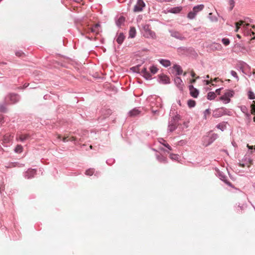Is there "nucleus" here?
<instances>
[{
	"mask_svg": "<svg viewBox=\"0 0 255 255\" xmlns=\"http://www.w3.org/2000/svg\"><path fill=\"white\" fill-rule=\"evenodd\" d=\"M171 118L168 122L167 130L172 132L175 130L179 125L178 122L181 119V116L179 114L170 116Z\"/></svg>",
	"mask_w": 255,
	"mask_h": 255,
	"instance_id": "1",
	"label": "nucleus"
},
{
	"mask_svg": "<svg viewBox=\"0 0 255 255\" xmlns=\"http://www.w3.org/2000/svg\"><path fill=\"white\" fill-rule=\"evenodd\" d=\"M232 112L224 107L216 109L213 112V117L215 118H218L224 115L232 116Z\"/></svg>",
	"mask_w": 255,
	"mask_h": 255,
	"instance_id": "2",
	"label": "nucleus"
},
{
	"mask_svg": "<svg viewBox=\"0 0 255 255\" xmlns=\"http://www.w3.org/2000/svg\"><path fill=\"white\" fill-rule=\"evenodd\" d=\"M235 93L232 90H228L225 94L220 97V100L223 101L225 104L229 103L231 100L230 98L234 96Z\"/></svg>",
	"mask_w": 255,
	"mask_h": 255,
	"instance_id": "3",
	"label": "nucleus"
},
{
	"mask_svg": "<svg viewBox=\"0 0 255 255\" xmlns=\"http://www.w3.org/2000/svg\"><path fill=\"white\" fill-rule=\"evenodd\" d=\"M5 102L8 104H15L20 100V97L16 94H10L5 97Z\"/></svg>",
	"mask_w": 255,
	"mask_h": 255,
	"instance_id": "4",
	"label": "nucleus"
},
{
	"mask_svg": "<svg viewBox=\"0 0 255 255\" xmlns=\"http://www.w3.org/2000/svg\"><path fill=\"white\" fill-rule=\"evenodd\" d=\"M143 35L145 37L152 39H155L156 38L155 33L149 28L148 25H145L143 26Z\"/></svg>",
	"mask_w": 255,
	"mask_h": 255,
	"instance_id": "5",
	"label": "nucleus"
},
{
	"mask_svg": "<svg viewBox=\"0 0 255 255\" xmlns=\"http://www.w3.org/2000/svg\"><path fill=\"white\" fill-rule=\"evenodd\" d=\"M30 135L28 133H17L16 140L21 142H24L30 139Z\"/></svg>",
	"mask_w": 255,
	"mask_h": 255,
	"instance_id": "6",
	"label": "nucleus"
},
{
	"mask_svg": "<svg viewBox=\"0 0 255 255\" xmlns=\"http://www.w3.org/2000/svg\"><path fill=\"white\" fill-rule=\"evenodd\" d=\"M145 5V3L143 0H137L136 4L134 6L133 10L135 12L141 11Z\"/></svg>",
	"mask_w": 255,
	"mask_h": 255,
	"instance_id": "7",
	"label": "nucleus"
},
{
	"mask_svg": "<svg viewBox=\"0 0 255 255\" xmlns=\"http://www.w3.org/2000/svg\"><path fill=\"white\" fill-rule=\"evenodd\" d=\"M36 171L34 169H29L24 173V176L25 178L30 179L33 178L36 174Z\"/></svg>",
	"mask_w": 255,
	"mask_h": 255,
	"instance_id": "8",
	"label": "nucleus"
},
{
	"mask_svg": "<svg viewBox=\"0 0 255 255\" xmlns=\"http://www.w3.org/2000/svg\"><path fill=\"white\" fill-rule=\"evenodd\" d=\"M218 176L219 178L223 181H224L227 185L230 187H233L232 184L228 181L226 175L222 172L219 171Z\"/></svg>",
	"mask_w": 255,
	"mask_h": 255,
	"instance_id": "9",
	"label": "nucleus"
},
{
	"mask_svg": "<svg viewBox=\"0 0 255 255\" xmlns=\"http://www.w3.org/2000/svg\"><path fill=\"white\" fill-rule=\"evenodd\" d=\"M158 82L163 84H168L170 83L169 78L163 74L158 76Z\"/></svg>",
	"mask_w": 255,
	"mask_h": 255,
	"instance_id": "10",
	"label": "nucleus"
},
{
	"mask_svg": "<svg viewBox=\"0 0 255 255\" xmlns=\"http://www.w3.org/2000/svg\"><path fill=\"white\" fill-rule=\"evenodd\" d=\"M174 82L177 87L181 91L183 90L184 84L181 78L176 77L174 78Z\"/></svg>",
	"mask_w": 255,
	"mask_h": 255,
	"instance_id": "11",
	"label": "nucleus"
},
{
	"mask_svg": "<svg viewBox=\"0 0 255 255\" xmlns=\"http://www.w3.org/2000/svg\"><path fill=\"white\" fill-rule=\"evenodd\" d=\"M189 89L190 95L194 98H197L199 95V91L196 88H194L192 85L189 86Z\"/></svg>",
	"mask_w": 255,
	"mask_h": 255,
	"instance_id": "12",
	"label": "nucleus"
},
{
	"mask_svg": "<svg viewBox=\"0 0 255 255\" xmlns=\"http://www.w3.org/2000/svg\"><path fill=\"white\" fill-rule=\"evenodd\" d=\"M141 75L147 80H149L152 79L151 75L147 71L146 68H143L140 72Z\"/></svg>",
	"mask_w": 255,
	"mask_h": 255,
	"instance_id": "13",
	"label": "nucleus"
},
{
	"mask_svg": "<svg viewBox=\"0 0 255 255\" xmlns=\"http://www.w3.org/2000/svg\"><path fill=\"white\" fill-rule=\"evenodd\" d=\"M219 137L218 134L215 133H213L211 134V135L208 137V142L205 144V146H207L211 144H212L216 139H217Z\"/></svg>",
	"mask_w": 255,
	"mask_h": 255,
	"instance_id": "14",
	"label": "nucleus"
},
{
	"mask_svg": "<svg viewBox=\"0 0 255 255\" xmlns=\"http://www.w3.org/2000/svg\"><path fill=\"white\" fill-rule=\"evenodd\" d=\"M171 36L173 37H174L177 39H179L180 40H183L185 39V37L183 36L179 32L176 31H170Z\"/></svg>",
	"mask_w": 255,
	"mask_h": 255,
	"instance_id": "15",
	"label": "nucleus"
},
{
	"mask_svg": "<svg viewBox=\"0 0 255 255\" xmlns=\"http://www.w3.org/2000/svg\"><path fill=\"white\" fill-rule=\"evenodd\" d=\"M141 111L139 110V108H135L128 112V115L132 117H136L139 115Z\"/></svg>",
	"mask_w": 255,
	"mask_h": 255,
	"instance_id": "16",
	"label": "nucleus"
},
{
	"mask_svg": "<svg viewBox=\"0 0 255 255\" xmlns=\"http://www.w3.org/2000/svg\"><path fill=\"white\" fill-rule=\"evenodd\" d=\"M156 158L160 163L164 164L167 163V158L160 153L156 154Z\"/></svg>",
	"mask_w": 255,
	"mask_h": 255,
	"instance_id": "17",
	"label": "nucleus"
},
{
	"mask_svg": "<svg viewBox=\"0 0 255 255\" xmlns=\"http://www.w3.org/2000/svg\"><path fill=\"white\" fill-rule=\"evenodd\" d=\"M228 124L227 122H222L218 124L216 127L220 129L221 131H223L227 128V125Z\"/></svg>",
	"mask_w": 255,
	"mask_h": 255,
	"instance_id": "18",
	"label": "nucleus"
},
{
	"mask_svg": "<svg viewBox=\"0 0 255 255\" xmlns=\"http://www.w3.org/2000/svg\"><path fill=\"white\" fill-rule=\"evenodd\" d=\"M181 9V7L177 6L167 9V11L170 13L176 14L179 13Z\"/></svg>",
	"mask_w": 255,
	"mask_h": 255,
	"instance_id": "19",
	"label": "nucleus"
},
{
	"mask_svg": "<svg viewBox=\"0 0 255 255\" xmlns=\"http://www.w3.org/2000/svg\"><path fill=\"white\" fill-rule=\"evenodd\" d=\"M125 21V18L123 16H120L117 20H116V25L120 27L124 24Z\"/></svg>",
	"mask_w": 255,
	"mask_h": 255,
	"instance_id": "20",
	"label": "nucleus"
},
{
	"mask_svg": "<svg viewBox=\"0 0 255 255\" xmlns=\"http://www.w3.org/2000/svg\"><path fill=\"white\" fill-rule=\"evenodd\" d=\"M13 139V136L9 134H6L3 136V141L4 143H10Z\"/></svg>",
	"mask_w": 255,
	"mask_h": 255,
	"instance_id": "21",
	"label": "nucleus"
},
{
	"mask_svg": "<svg viewBox=\"0 0 255 255\" xmlns=\"http://www.w3.org/2000/svg\"><path fill=\"white\" fill-rule=\"evenodd\" d=\"M173 69L176 72L177 75H180L182 74L183 70L180 65L175 64L173 66Z\"/></svg>",
	"mask_w": 255,
	"mask_h": 255,
	"instance_id": "22",
	"label": "nucleus"
},
{
	"mask_svg": "<svg viewBox=\"0 0 255 255\" xmlns=\"http://www.w3.org/2000/svg\"><path fill=\"white\" fill-rule=\"evenodd\" d=\"M159 62L163 66L165 67H168L171 65L170 61L168 60L160 59L159 60Z\"/></svg>",
	"mask_w": 255,
	"mask_h": 255,
	"instance_id": "23",
	"label": "nucleus"
},
{
	"mask_svg": "<svg viewBox=\"0 0 255 255\" xmlns=\"http://www.w3.org/2000/svg\"><path fill=\"white\" fill-rule=\"evenodd\" d=\"M125 39V36L124 34L123 33H120V34L117 36L116 41L118 43V44H121L123 42Z\"/></svg>",
	"mask_w": 255,
	"mask_h": 255,
	"instance_id": "24",
	"label": "nucleus"
},
{
	"mask_svg": "<svg viewBox=\"0 0 255 255\" xmlns=\"http://www.w3.org/2000/svg\"><path fill=\"white\" fill-rule=\"evenodd\" d=\"M244 21H243V20H240L238 22H237L235 23V25H236V27H240L241 26H243V28L245 29H246L248 27V26H249L250 25V24L249 23H248V24H244Z\"/></svg>",
	"mask_w": 255,
	"mask_h": 255,
	"instance_id": "25",
	"label": "nucleus"
},
{
	"mask_svg": "<svg viewBox=\"0 0 255 255\" xmlns=\"http://www.w3.org/2000/svg\"><path fill=\"white\" fill-rule=\"evenodd\" d=\"M112 110L110 109H108L105 111H102V115H103V118H100V119H105L107 117H109L110 115L112 114Z\"/></svg>",
	"mask_w": 255,
	"mask_h": 255,
	"instance_id": "26",
	"label": "nucleus"
},
{
	"mask_svg": "<svg viewBox=\"0 0 255 255\" xmlns=\"http://www.w3.org/2000/svg\"><path fill=\"white\" fill-rule=\"evenodd\" d=\"M100 25L98 23L95 24L92 27H91V32L98 34L100 31Z\"/></svg>",
	"mask_w": 255,
	"mask_h": 255,
	"instance_id": "27",
	"label": "nucleus"
},
{
	"mask_svg": "<svg viewBox=\"0 0 255 255\" xmlns=\"http://www.w3.org/2000/svg\"><path fill=\"white\" fill-rule=\"evenodd\" d=\"M197 14V13L196 12V11L194 10L193 9H192V10L190 11L188 13L187 17L190 19H193L195 18Z\"/></svg>",
	"mask_w": 255,
	"mask_h": 255,
	"instance_id": "28",
	"label": "nucleus"
},
{
	"mask_svg": "<svg viewBox=\"0 0 255 255\" xmlns=\"http://www.w3.org/2000/svg\"><path fill=\"white\" fill-rule=\"evenodd\" d=\"M136 29L134 27H130L129 31V37L131 38H134L136 35Z\"/></svg>",
	"mask_w": 255,
	"mask_h": 255,
	"instance_id": "29",
	"label": "nucleus"
},
{
	"mask_svg": "<svg viewBox=\"0 0 255 255\" xmlns=\"http://www.w3.org/2000/svg\"><path fill=\"white\" fill-rule=\"evenodd\" d=\"M170 116L176 115L177 114L176 111V107L175 104H173L171 106L170 111Z\"/></svg>",
	"mask_w": 255,
	"mask_h": 255,
	"instance_id": "30",
	"label": "nucleus"
},
{
	"mask_svg": "<svg viewBox=\"0 0 255 255\" xmlns=\"http://www.w3.org/2000/svg\"><path fill=\"white\" fill-rule=\"evenodd\" d=\"M216 95V93L214 92H210L207 94V98L209 100H213L215 99Z\"/></svg>",
	"mask_w": 255,
	"mask_h": 255,
	"instance_id": "31",
	"label": "nucleus"
},
{
	"mask_svg": "<svg viewBox=\"0 0 255 255\" xmlns=\"http://www.w3.org/2000/svg\"><path fill=\"white\" fill-rule=\"evenodd\" d=\"M159 142L163 144L165 147H167L169 150H171V147L168 144L165 143V140L162 138H160L159 139Z\"/></svg>",
	"mask_w": 255,
	"mask_h": 255,
	"instance_id": "32",
	"label": "nucleus"
},
{
	"mask_svg": "<svg viewBox=\"0 0 255 255\" xmlns=\"http://www.w3.org/2000/svg\"><path fill=\"white\" fill-rule=\"evenodd\" d=\"M204 7V5L203 4H198L193 7V9L194 10H195L197 13L201 11Z\"/></svg>",
	"mask_w": 255,
	"mask_h": 255,
	"instance_id": "33",
	"label": "nucleus"
},
{
	"mask_svg": "<svg viewBox=\"0 0 255 255\" xmlns=\"http://www.w3.org/2000/svg\"><path fill=\"white\" fill-rule=\"evenodd\" d=\"M187 105L189 108H193L196 105V102L193 100L190 99L187 102Z\"/></svg>",
	"mask_w": 255,
	"mask_h": 255,
	"instance_id": "34",
	"label": "nucleus"
},
{
	"mask_svg": "<svg viewBox=\"0 0 255 255\" xmlns=\"http://www.w3.org/2000/svg\"><path fill=\"white\" fill-rule=\"evenodd\" d=\"M23 151V147L22 145L20 144L17 145V146L15 147L14 149V151L16 153H20L22 152Z\"/></svg>",
	"mask_w": 255,
	"mask_h": 255,
	"instance_id": "35",
	"label": "nucleus"
},
{
	"mask_svg": "<svg viewBox=\"0 0 255 255\" xmlns=\"http://www.w3.org/2000/svg\"><path fill=\"white\" fill-rule=\"evenodd\" d=\"M169 156H170V159L173 160L178 161L179 159V156L178 154H174V153L170 154Z\"/></svg>",
	"mask_w": 255,
	"mask_h": 255,
	"instance_id": "36",
	"label": "nucleus"
},
{
	"mask_svg": "<svg viewBox=\"0 0 255 255\" xmlns=\"http://www.w3.org/2000/svg\"><path fill=\"white\" fill-rule=\"evenodd\" d=\"M248 98L249 99H251V100H254V99H255V94L252 91H249L248 92Z\"/></svg>",
	"mask_w": 255,
	"mask_h": 255,
	"instance_id": "37",
	"label": "nucleus"
},
{
	"mask_svg": "<svg viewBox=\"0 0 255 255\" xmlns=\"http://www.w3.org/2000/svg\"><path fill=\"white\" fill-rule=\"evenodd\" d=\"M95 172V169L94 168H90L87 170L85 172V174L87 175L91 176L93 175Z\"/></svg>",
	"mask_w": 255,
	"mask_h": 255,
	"instance_id": "38",
	"label": "nucleus"
},
{
	"mask_svg": "<svg viewBox=\"0 0 255 255\" xmlns=\"http://www.w3.org/2000/svg\"><path fill=\"white\" fill-rule=\"evenodd\" d=\"M150 72L152 74H155L158 71L157 68L155 66H152L149 68Z\"/></svg>",
	"mask_w": 255,
	"mask_h": 255,
	"instance_id": "39",
	"label": "nucleus"
},
{
	"mask_svg": "<svg viewBox=\"0 0 255 255\" xmlns=\"http://www.w3.org/2000/svg\"><path fill=\"white\" fill-rule=\"evenodd\" d=\"M130 70H132L134 73H140L139 65L132 67L130 68Z\"/></svg>",
	"mask_w": 255,
	"mask_h": 255,
	"instance_id": "40",
	"label": "nucleus"
},
{
	"mask_svg": "<svg viewBox=\"0 0 255 255\" xmlns=\"http://www.w3.org/2000/svg\"><path fill=\"white\" fill-rule=\"evenodd\" d=\"M222 43L224 44L225 46L228 45L230 43V40L229 38H223L222 39Z\"/></svg>",
	"mask_w": 255,
	"mask_h": 255,
	"instance_id": "41",
	"label": "nucleus"
},
{
	"mask_svg": "<svg viewBox=\"0 0 255 255\" xmlns=\"http://www.w3.org/2000/svg\"><path fill=\"white\" fill-rule=\"evenodd\" d=\"M210 114V112L209 109H207L206 110H205L203 112V119L206 120L207 116L209 115Z\"/></svg>",
	"mask_w": 255,
	"mask_h": 255,
	"instance_id": "42",
	"label": "nucleus"
},
{
	"mask_svg": "<svg viewBox=\"0 0 255 255\" xmlns=\"http://www.w3.org/2000/svg\"><path fill=\"white\" fill-rule=\"evenodd\" d=\"M254 102L255 103V104L251 105V107L252 114L253 115H255V102L254 101ZM253 120H254V121L255 122V117L254 118Z\"/></svg>",
	"mask_w": 255,
	"mask_h": 255,
	"instance_id": "43",
	"label": "nucleus"
},
{
	"mask_svg": "<svg viewBox=\"0 0 255 255\" xmlns=\"http://www.w3.org/2000/svg\"><path fill=\"white\" fill-rule=\"evenodd\" d=\"M240 109L241 110V111L244 113L245 114L246 113H247V112H248V110L247 109V108L245 106H242L240 107Z\"/></svg>",
	"mask_w": 255,
	"mask_h": 255,
	"instance_id": "44",
	"label": "nucleus"
},
{
	"mask_svg": "<svg viewBox=\"0 0 255 255\" xmlns=\"http://www.w3.org/2000/svg\"><path fill=\"white\" fill-rule=\"evenodd\" d=\"M229 3L230 5V10H232L235 6V1L234 0H230Z\"/></svg>",
	"mask_w": 255,
	"mask_h": 255,
	"instance_id": "45",
	"label": "nucleus"
},
{
	"mask_svg": "<svg viewBox=\"0 0 255 255\" xmlns=\"http://www.w3.org/2000/svg\"><path fill=\"white\" fill-rule=\"evenodd\" d=\"M231 74L232 75V76L235 77L237 80V81L239 80V77L238 76L237 73L236 71L232 70L231 71Z\"/></svg>",
	"mask_w": 255,
	"mask_h": 255,
	"instance_id": "46",
	"label": "nucleus"
},
{
	"mask_svg": "<svg viewBox=\"0 0 255 255\" xmlns=\"http://www.w3.org/2000/svg\"><path fill=\"white\" fill-rule=\"evenodd\" d=\"M6 112V108L4 104H0V112L5 113Z\"/></svg>",
	"mask_w": 255,
	"mask_h": 255,
	"instance_id": "47",
	"label": "nucleus"
},
{
	"mask_svg": "<svg viewBox=\"0 0 255 255\" xmlns=\"http://www.w3.org/2000/svg\"><path fill=\"white\" fill-rule=\"evenodd\" d=\"M115 161V160L114 159H109L106 161V162L109 165L112 164Z\"/></svg>",
	"mask_w": 255,
	"mask_h": 255,
	"instance_id": "48",
	"label": "nucleus"
},
{
	"mask_svg": "<svg viewBox=\"0 0 255 255\" xmlns=\"http://www.w3.org/2000/svg\"><path fill=\"white\" fill-rule=\"evenodd\" d=\"M244 22H247V24L249 23V22L253 23V20L251 19L250 18L247 17V18H245Z\"/></svg>",
	"mask_w": 255,
	"mask_h": 255,
	"instance_id": "49",
	"label": "nucleus"
},
{
	"mask_svg": "<svg viewBox=\"0 0 255 255\" xmlns=\"http://www.w3.org/2000/svg\"><path fill=\"white\" fill-rule=\"evenodd\" d=\"M24 53L21 51H17L15 52V55L18 57L22 56Z\"/></svg>",
	"mask_w": 255,
	"mask_h": 255,
	"instance_id": "50",
	"label": "nucleus"
},
{
	"mask_svg": "<svg viewBox=\"0 0 255 255\" xmlns=\"http://www.w3.org/2000/svg\"><path fill=\"white\" fill-rule=\"evenodd\" d=\"M245 116L246 117V118L249 120L250 121L251 120V115L250 113H249L248 112H247V113H246L245 114Z\"/></svg>",
	"mask_w": 255,
	"mask_h": 255,
	"instance_id": "51",
	"label": "nucleus"
},
{
	"mask_svg": "<svg viewBox=\"0 0 255 255\" xmlns=\"http://www.w3.org/2000/svg\"><path fill=\"white\" fill-rule=\"evenodd\" d=\"M158 2H170L172 1V0H156Z\"/></svg>",
	"mask_w": 255,
	"mask_h": 255,
	"instance_id": "52",
	"label": "nucleus"
},
{
	"mask_svg": "<svg viewBox=\"0 0 255 255\" xmlns=\"http://www.w3.org/2000/svg\"><path fill=\"white\" fill-rule=\"evenodd\" d=\"M222 88H219V89H217L216 90L215 92H216V93L218 95H220V91L221 90Z\"/></svg>",
	"mask_w": 255,
	"mask_h": 255,
	"instance_id": "53",
	"label": "nucleus"
},
{
	"mask_svg": "<svg viewBox=\"0 0 255 255\" xmlns=\"http://www.w3.org/2000/svg\"><path fill=\"white\" fill-rule=\"evenodd\" d=\"M204 82L206 85H210L211 82L209 80H204Z\"/></svg>",
	"mask_w": 255,
	"mask_h": 255,
	"instance_id": "54",
	"label": "nucleus"
},
{
	"mask_svg": "<svg viewBox=\"0 0 255 255\" xmlns=\"http://www.w3.org/2000/svg\"><path fill=\"white\" fill-rule=\"evenodd\" d=\"M191 77H195V76H196V74H195L194 72H193V71H192V72H191Z\"/></svg>",
	"mask_w": 255,
	"mask_h": 255,
	"instance_id": "55",
	"label": "nucleus"
},
{
	"mask_svg": "<svg viewBox=\"0 0 255 255\" xmlns=\"http://www.w3.org/2000/svg\"><path fill=\"white\" fill-rule=\"evenodd\" d=\"M247 147H248L249 149L252 150L253 148V146L249 145V144H247Z\"/></svg>",
	"mask_w": 255,
	"mask_h": 255,
	"instance_id": "56",
	"label": "nucleus"
},
{
	"mask_svg": "<svg viewBox=\"0 0 255 255\" xmlns=\"http://www.w3.org/2000/svg\"><path fill=\"white\" fill-rule=\"evenodd\" d=\"M62 141L64 142L68 141V140L67 139V137H65L63 138Z\"/></svg>",
	"mask_w": 255,
	"mask_h": 255,
	"instance_id": "57",
	"label": "nucleus"
},
{
	"mask_svg": "<svg viewBox=\"0 0 255 255\" xmlns=\"http://www.w3.org/2000/svg\"><path fill=\"white\" fill-rule=\"evenodd\" d=\"M240 70H241V71H242L243 73L245 74V72H244V68H243V66H241V67H240Z\"/></svg>",
	"mask_w": 255,
	"mask_h": 255,
	"instance_id": "58",
	"label": "nucleus"
},
{
	"mask_svg": "<svg viewBox=\"0 0 255 255\" xmlns=\"http://www.w3.org/2000/svg\"><path fill=\"white\" fill-rule=\"evenodd\" d=\"M203 78L204 79H209L210 78V76H209V75H206L205 76H204Z\"/></svg>",
	"mask_w": 255,
	"mask_h": 255,
	"instance_id": "59",
	"label": "nucleus"
},
{
	"mask_svg": "<svg viewBox=\"0 0 255 255\" xmlns=\"http://www.w3.org/2000/svg\"><path fill=\"white\" fill-rule=\"evenodd\" d=\"M177 103H178V104L180 106H181V101H180V100H178L177 101Z\"/></svg>",
	"mask_w": 255,
	"mask_h": 255,
	"instance_id": "60",
	"label": "nucleus"
},
{
	"mask_svg": "<svg viewBox=\"0 0 255 255\" xmlns=\"http://www.w3.org/2000/svg\"><path fill=\"white\" fill-rule=\"evenodd\" d=\"M29 85V84H25L24 85H23V87L24 88H26V87H27Z\"/></svg>",
	"mask_w": 255,
	"mask_h": 255,
	"instance_id": "61",
	"label": "nucleus"
},
{
	"mask_svg": "<svg viewBox=\"0 0 255 255\" xmlns=\"http://www.w3.org/2000/svg\"><path fill=\"white\" fill-rule=\"evenodd\" d=\"M99 174H100V172H99L97 171V172L95 173V176H98V175H99Z\"/></svg>",
	"mask_w": 255,
	"mask_h": 255,
	"instance_id": "62",
	"label": "nucleus"
},
{
	"mask_svg": "<svg viewBox=\"0 0 255 255\" xmlns=\"http://www.w3.org/2000/svg\"><path fill=\"white\" fill-rule=\"evenodd\" d=\"M239 28H240V27H238V26L236 27V29H235V31L236 32H238L239 29Z\"/></svg>",
	"mask_w": 255,
	"mask_h": 255,
	"instance_id": "63",
	"label": "nucleus"
},
{
	"mask_svg": "<svg viewBox=\"0 0 255 255\" xmlns=\"http://www.w3.org/2000/svg\"><path fill=\"white\" fill-rule=\"evenodd\" d=\"M195 81H196L195 79H192L191 80V83H195Z\"/></svg>",
	"mask_w": 255,
	"mask_h": 255,
	"instance_id": "64",
	"label": "nucleus"
}]
</instances>
